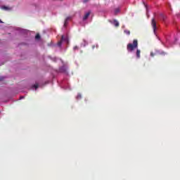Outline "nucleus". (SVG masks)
Masks as SVG:
<instances>
[{
  "mask_svg": "<svg viewBox=\"0 0 180 180\" xmlns=\"http://www.w3.org/2000/svg\"><path fill=\"white\" fill-rule=\"evenodd\" d=\"M124 32L125 34H128V35L130 34V31L129 30H126Z\"/></svg>",
  "mask_w": 180,
  "mask_h": 180,
  "instance_id": "9b49d317",
  "label": "nucleus"
},
{
  "mask_svg": "<svg viewBox=\"0 0 180 180\" xmlns=\"http://www.w3.org/2000/svg\"><path fill=\"white\" fill-rule=\"evenodd\" d=\"M34 88H35V89H37L39 88V84H34Z\"/></svg>",
  "mask_w": 180,
  "mask_h": 180,
  "instance_id": "ddd939ff",
  "label": "nucleus"
},
{
  "mask_svg": "<svg viewBox=\"0 0 180 180\" xmlns=\"http://www.w3.org/2000/svg\"><path fill=\"white\" fill-rule=\"evenodd\" d=\"M73 50H75H75H78V46H74V47H73Z\"/></svg>",
  "mask_w": 180,
  "mask_h": 180,
  "instance_id": "2eb2a0df",
  "label": "nucleus"
},
{
  "mask_svg": "<svg viewBox=\"0 0 180 180\" xmlns=\"http://www.w3.org/2000/svg\"><path fill=\"white\" fill-rule=\"evenodd\" d=\"M139 47V41L137 39H134L133 43H129L127 45V50L128 53H132V51H134L136 49H138Z\"/></svg>",
  "mask_w": 180,
  "mask_h": 180,
  "instance_id": "f257e3e1",
  "label": "nucleus"
},
{
  "mask_svg": "<svg viewBox=\"0 0 180 180\" xmlns=\"http://www.w3.org/2000/svg\"><path fill=\"white\" fill-rule=\"evenodd\" d=\"M63 41H68V37L62 35L60 41L58 42V46L59 47L61 46V44H63Z\"/></svg>",
  "mask_w": 180,
  "mask_h": 180,
  "instance_id": "7ed1b4c3",
  "label": "nucleus"
},
{
  "mask_svg": "<svg viewBox=\"0 0 180 180\" xmlns=\"http://www.w3.org/2000/svg\"><path fill=\"white\" fill-rule=\"evenodd\" d=\"M150 25L153 29L154 33H155V32H157V20H155V18L151 19Z\"/></svg>",
  "mask_w": 180,
  "mask_h": 180,
  "instance_id": "f03ea898",
  "label": "nucleus"
},
{
  "mask_svg": "<svg viewBox=\"0 0 180 180\" xmlns=\"http://www.w3.org/2000/svg\"><path fill=\"white\" fill-rule=\"evenodd\" d=\"M89 0H83V2L84 3V4H86V2H89Z\"/></svg>",
  "mask_w": 180,
  "mask_h": 180,
  "instance_id": "dca6fc26",
  "label": "nucleus"
},
{
  "mask_svg": "<svg viewBox=\"0 0 180 180\" xmlns=\"http://www.w3.org/2000/svg\"><path fill=\"white\" fill-rule=\"evenodd\" d=\"M113 24L115 26V27H119V26H120L119 22L116 20H113Z\"/></svg>",
  "mask_w": 180,
  "mask_h": 180,
  "instance_id": "0eeeda50",
  "label": "nucleus"
},
{
  "mask_svg": "<svg viewBox=\"0 0 180 180\" xmlns=\"http://www.w3.org/2000/svg\"><path fill=\"white\" fill-rule=\"evenodd\" d=\"M81 98H82L81 94H78V95H77V99H81Z\"/></svg>",
  "mask_w": 180,
  "mask_h": 180,
  "instance_id": "4468645a",
  "label": "nucleus"
},
{
  "mask_svg": "<svg viewBox=\"0 0 180 180\" xmlns=\"http://www.w3.org/2000/svg\"><path fill=\"white\" fill-rule=\"evenodd\" d=\"M150 56H151L152 57H154V54H153V53H150Z\"/></svg>",
  "mask_w": 180,
  "mask_h": 180,
  "instance_id": "a211bd4d",
  "label": "nucleus"
},
{
  "mask_svg": "<svg viewBox=\"0 0 180 180\" xmlns=\"http://www.w3.org/2000/svg\"><path fill=\"white\" fill-rule=\"evenodd\" d=\"M2 9H4L5 11H8V9H9V8L8 6H3Z\"/></svg>",
  "mask_w": 180,
  "mask_h": 180,
  "instance_id": "f8f14e48",
  "label": "nucleus"
},
{
  "mask_svg": "<svg viewBox=\"0 0 180 180\" xmlns=\"http://www.w3.org/2000/svg\"><path fill=\"white\" fill-rule=\"evenodd\" d=\"M159 18H160L162 20H163V22H165V20H167V16H166V15H164V14H162V13H160V14L159 15Z\"/></svg>",
  "mask_w": 180,
  "mask_h": 180,
  "instance_id": "20e7f679",
  "label": "nucleus"
},
{
  "mask_svg": "<svg viewBox=\"0 0 180 180\" xmlns=\"http://www.w3.org/2000/svg\"><path fill=\"white\" fill-rule=\"evenodd\" d=\"M70 19H71V17L66 18V19L65 20V23H64V27H65L67 26V24L68 23V20H70Z\"/></svg>",
  "mask_w": 180,
  "mask_h": 180,
  "instance_id": "6e6552de",
  "label": "nucleus"
},
{
  "mask_svg": "<svg viewBox=\"0 0 180 180\" xmlns=\"http://www.w3.org/2000/svg\"><path fill=\"white\" fill-rule=\"evenodd\" d=\"M35 39H36V40H39V39H40V34H37L36 36H35Z\"/></svg>",
  "mask_w": 180,
  "mask_h": 180,
  "instance_id": "9d476101",
  "label": "nucleus"
},
{
  "mask_svg": "<svg viewBox=\"0 0 180 180\" xmlns=\"http://www.w3.org/2000/svg\"><path fill=\"white\" fill-rule=\"evenodd\" d=\"M120 12V8H115V15H117V13H119Z\"/></svg>",
  "mask_w": 180,
  "mask_h": 180,
  "instance_id": "1a4fd4ad",
  "label": "nucleus"
},
{
  "mask_svg": "<svg viewBox=\"0 0 180 180\" xmlns=\"http://www.w3.org/2000/svg\"><path fill=\"white\" fill-rule=\"evenodd\" d=\"M96 46H95V45H93L92 46V49H95Z\"/></svg>",
  "mask_w": 180,
  "mask_h": 180,
  "instance_id": "f3484780",
  "label": "nucleus"
},
{
  "mask_svg": "<svg viewBox=\"0 0 180 180\" xmlns=\"http://www.w3.org/2000/svg\"><path fill=\"white\" fill-rule=\"evenodd\" d=\"M89 15H91V12L89 11L87 12L84 16L83 17V20H86V19H88V18H89Z\"/></svg>",
  "mask_w": 180,
  "mask_h": 180,
  "instance_id": "39448f33",
  "label": "nucleus"
},
{
  "mask_svg": "<svg viewBox=\"0 0 180 180\" xmlns=\"http://www.w3.org/2000/svg\"><path fill=\"white\" fill-rule=\"evenodd\" d=\"M141 51L139 49H136V58H140L141 56Z\"/></svg>",
  "mask_w": 180,
  "mask_h": 180,
  "instance_id": "423d86ee",
  "label": "nucleus"
}]
</instances>
